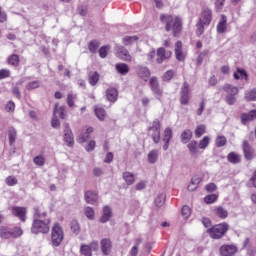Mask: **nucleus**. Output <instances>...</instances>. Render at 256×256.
I'll use <instances>...</instances> for the list:
<instances>
[{"instance_id": "nucleus-1", "label": "nucleus", "mask_w": 256, "mask_h": 256, "mask_svg": "<svg viewBox=\"0 0 256 256\" xmlns=\"http://www.w3.org/2000/svg\"><path fill=\"white\" fill-rule=\"evenodd\" d=\"M161 23H165V29L167 32L172 31L173 37H179L183 31V20L178 16L174 17L172 15L161 14Z\"/></svg>"}, {"instance_id": "nucleus-2", "label": "nucleus", "mask_w": 256, "mask_h": 256, "mask_svg": "<svg viewBox=\"0 0 256 256\" xmlns=\"http://www.w3.org/2000/svg\"><path fill=\"white\" fill-rule=\"evenodd\" d=\"M49 223L50 220H41L34 219L31 227V233L34 235H38V233H42L43 235L49 233Z\"/></svg>"}, {"instance_id": "nucleus-3", "label": "nucleus", "mask_w": 256, "mask_h": 256, "mask_svg": "<svg viewBox=\"0 0 256 256\" xmlns=\"http://www.w3.org/2000/svg\"><path fill=\"white\" fill-rule=\"evenodd\" d=\"M227 231H229V224L227 222L217 224L208 229V233H210L212 239H221Z\"/></svg>"}, {"instance_id": "nucleus-4", "label": "nucleus", "mask_w": 256, "mask_h": 256, "mask_svg": "<svg viewBox=\"0 0 256 256\" xmlns=\"http://www.w3.org/2000/svg\"><path fill=\"white\" fill-rule=\"evenodd\" d=\"M63 238H64L63 228H61V225H59V223H55L51 233L52 246L59 247L63 242Z\"/></svg>"}, {"instance_id": "nucleus-5", "label": "nucleus", "mask_w": 256, "mask_h": 256, "mask_svg": "<svg viewBox=\"0 0 256 256\" xmlns=\"http://www.w3.org/2000/svg\"><path fill=\"white\" fill-rule=\"evenodd\" d=\"M148 134L152 137L154 143L161 141V122L154 120L152 126L148 128Z\"/></svg>"}, {"instance_id": "nucleus-6", "label": "nucleus", "mask_w": 256, "mask_h": 256, "mask_svg": "<svg viewBox=\"0 0 256 256\" xmlns=\"http://www.w3.org/2000/svg\"><path fill=\"white\" fill-rule=\"evenodd\" d=\"M150 87L156 99H158V101H161V98L163 97V89L161 88V86H159V81L157 80V78L152 77L150 79Z\"/></svg>"}, {"instance_id": "nucleus-7", "label": "nucleus", "mask_w": 256, "mask_h": 256, "mask_svg": "<svg viewBox=\"0 0 256 256\" xmlns=\"http://www.w3.org/2000/svg\"><path fill=\"white\" fill-rule=\"evenodd\" d=\"M156 55H157L156 63L161 65L163 61H167V59H171V55H173V53L170 50H166L165 48L161 47L157 49Z\"/></svg>"}, {"instance_id": "nucleus-8", "label": "nucleus", "mask_w": 256, "mask_h": 256, "mask_svg": "<svg viewBox=\"0 0 256 256\" xmlns=\"http://www.w3.org/2000/svg\"><path fill=\"white\" fill-rule=\"evenodd\" d=\"M115 51L118 57L122 59V61H128V62L133 61V57L131 56V54H129V50H127V48H124L121 45H116Z\"/></svg>"}, {"instance_id": "nucleus-9", "label": "nucleus", "mask_w": 256, "mask_h": 256, "mask_svg": "<svg viewBox=\"0 0 256 256\" xmlns=\"http://www.w3.org/2000/svg\"><path fill=\"white\" fill-rule=\"evenodd\" d=\"M198 21L207 26L211 25V21H213V11L209 8H204Z\"/></svg>"}, {"instance_id": "nucleus-10", "label": "nucleus", "mask_w": 256, "mask_h": 256, "mask_svg": "<svg viewBox=\"0 0 256 256\" xmlns=\"http://www.w3.org/2000/svg\"><path fill=\"white\" fill-rule=\"evenodd\" d=\"M64 141L67 143L68 147H73V145H75V138L73 137V131H71L69 124L65 125Z\"/></svg>"}, {"instance_id": "nucleus-11", "label": "nucleus", "mask_w": 256, "mask_h": 256, "mask_svg": "<svg viewBox=\"0 0 256 256\" xmlns=\"http://www.w3.org/2000/svg\"><path fill=\"white\" fill-rule=\"evenodd\" d=\"M181 105H189V83L184 82L180 93Z\"/></svg>"}, {"instance_id": "nucleus-12", "label": "nucleus", "mask_w": 256, "mask_h": 256, "mask_svg": "<svg viewBox=\"0 0 256 256\" xmlns=\"http://www.w3.org/2000/svg\"><path fill=\"white\" fill-rule=\"evenodd\" d=\"M242 147L245 159H247V161H251V159L255 157V149L251 147V144H249L248 141H244Z\"/></svg>"}, {"instance_id": "nucleus-13", "label": "nucleus", "mask_w": 256, "mask_h": 256, "mask_svg": "<svg viewBox=\"0 0 256 256\" xmlns=\"http://www.w3.org/2000/svg\"><path fill=\"white\" fill-rule=\"evenodd\" d=\"M84 199L89 205H95L99 201V195L95 191L88 190L84 194Z\"/></svg>"}, {"instance_id": "nucleus-14", "label": "nucleus", "mask_w": 256, "mask_h": 256, "mask_svg": "<svg viewBox=\"0 0 256 256\" xmlns=\"http://www.w3.org/2000/svg\"><path fill=\"white\" fill-rule=\"evenodd\" d=\"M237 253V246L235 245H223L220 247L221 256H234Z\"/></svg>"}, {"instance_id": "nucleus-15", "label": "nucleus", "mask_w": 256, "mask_h": 256, "mask_svg": "<svg viewBox=\"0 0 256 256\" xmlns=\"http://www.w3.org/2000/svg\"><path fill=\"white\" fill-rule=\"evenodd\" d=\"M100 247L103 255H111V249H113V245L111 244V240L109 238H103L100 242Z\"/></svg>"}, {"instance_id": "nucleus-16", "label": "nucleus", "mask_w": 256, "mask_h": 256, "mask_svg": "<svg viewBox=\"0 0 256 256\" xmlns=\"http://www.w3.org/2000/svg\"><path fill=\"white\" fill-rule=\"evenodd\" d=\"M12 214H14L15 217L20 218V220L25 223V215H27V209H25V207L14 206L12 208Z\"/></svg>"}, {"instance_id": "nucleus-17", "label": "nucleus", "mask_w": 256, "mask_h": 256, "mask_svg": "<svg viewBox=\"0 0 256 256\" xmlns=\"http://www.w3.org/2000/svg\"><path fill=\"white\" fill-rule=\"evenodd\" d=\"M173 137V130H171V128H166L164 130V135H163V141H164V145H163V150L167 151V149H169V142L171 141Z\"/></svg>"}, {"instance_id": "nucleus-18", "label": "nucleus", "mask_w": 256, "mask_h": 256, "mask_svg": "<svg viewBox=\"0 0 256 256\" xmlns=\"http://www.w3.org/2000/svg\"><path fill=\"white\" fill-rule=\"evenodd\" d=\"M183 43L181 41H177L175 44V55L177 61H185V55L183 54Z\"/></svg>"}, {"instance_id": "nucleus-19", "label": "nucleus", "mask_w": 256, "mask_h": 256, "mask_svg": "<svg viewBox=\"0 0 256 256\" xmlns=\"http://www.w3.org/2000/svg\"><path fill=\"white\" fill-rule=\"evenodd\" d=\"M137 75L140 77V79L147 81V79H149V77L151 76V72L149 71V68H147V67L138 66L137 67Z\"/></svg>"}, {"instance_id": "nucleus-20", "label": "nucleus", "mask_w": 256, "mask_h": 256, "mask_svg": "<svg viewBox=\"0 0 256 256\" xmlns=\"http://www.w3.org/2000/svg\"><path fill=\"white\" fill-rule=\"evenodd\" d=\"M117 97H119V92L115 88H108L106 90V98L111 102L115 103L117 101Z\"/></svg>"}, {"instance_id": "nucleus-21", "label": "nucleus", "mask_w": 256, "mask_h": 256, "mask_svg": "<svg viewBox=\"0 0 256 256\" xmlns=\"http://www.w3.org/2000/svg\"><path fill=\"white\" fill-rule=\"evenodd\" d=\"M111 217H112L111 207L104 206L103 207V214L100 218V223H107V221H109V219H111Z\"/></svg>"}, {"instance_id": "nucleus-22", "label": "nucleus", "mask_w": 256, "mask_h": 256, "mask_svg": "<svg viewBox=\"0 0 256 256\" xmlns=\"http://www.w3.org/2000/svg\"><path fill=\"white\" fill-rule=\"evenodd\" d=\"M223 91H225L226 95H239V88L231 84H225Z\"/></svg>"}, {"instance_id": "nucleus-23", "label": "nucleus", "mask_w": 256, "mask_h": 256, "mask_svg": "<svg viewBox=\"0 0 256 256\" xmlns=\"http://www.w3.org/2000/svg\"><path fill=\"white\" fill-rule=\"evenodd\" d=\"M213 213L216 215V217H219V219H227V217H229V212H227V210H225V208L222 206L215 208Z\"/></svg>"}, {"instance_id": "nucleus-24", "label": "nucleus", "mask_w": 256, "mask_h": 256, "mask_svg": "<svg viewBox=\"0 0 256 256\" xmlns=\"http://www.w3.org/2000/svg\"><path fill=\"white\" fill-rule=\"evenodd\" d=\"M227 31V16L224 14L221 15V21L217 25L218 33H225Z\"/></svg>"}, {"instance_id": "nucleus-25", "label": "nucleus", "mask_w": 256, "mask_h": 256, "mask_svg": "<svg viewBox=\"0 0 256 256\" xmlns=\"http://www.w3.org/2000/svg\"><path fill=\"white\" fill-rule=\"evenodd\" d=\"M243 125H247L249 121L256 119V110L250 111L248 114H242L241 116Z\"/></svg>"}, {"instance_id": "nucleus-26", "label": "nucleus", "mask_w": 256, "mask_h": 256, "mask_svg": "<svg viewBox=\"0 0 256 256\" xmlns=\"http://www.w3.org/2000/svg\"><path fill=\"white\" fill-rule=\"evenodd\" d=\"M9 145H14L17 140V130L14 127L8 128Z\"/></svg>"}, {"instance_id": "nucleus-27", "label": "nucleus", "mask_w": 256, "mask_h": 256, "mask_svg": "<svg viewBox=\"0 0 256 256\" xmlns=\"http://www.w3.org/2000/svg\"><path fill=\"white\" fill-rule=\"evenodd\" d=\"M0 237L1 239H11L12 237V232L9 227L6 226H1L0 227Z\"/></svg>"}, {"instance_id": "nucleus-28", "label": "nucleus", "mask_w": 256, "mask_h": 256, "mask_svg": "<svg viewBox=\"0 0 256 256\" xmlns=\"http://www.w3.org/2000/svg\"><path fill=\"white\" fill-rule=\"evenodd\" d=\"M190 155H197L199 153V143L195 140H192L188 145H187Z\"/></svg>"}, {"instance_id": "nucleus-29", "label": "nucleus", "mask_w": 256, "mask_h": 256, "mask_svg": "<svg viewBox=\"0 0 256 256\" xmlns=\"http://www.w3.org/2000/svg\"><path fill=\"white\" fill-rule=\"evenodd\" d=\"M148 162L153 165L157 163V160L159 159V150H152L148 153Z\"/></svg>"}, {"instance_id": "nucleus-30", "label": "nucleus", "mask_w": 256, "mask_h": 256, "mask_svg": "<svg viewBox=\"0 0 256 256\" xmlns=\"http://www.w3.org/2000/svg\"><path fill=\"white\" fill-rule=\"evenodd\" d=\"M122 177H123L125 183L128 185H133V183H135V174H133L131 172H124L122 174Z\"/></svg>"}, {"instance_id": "nucleus-31", "label": "nucleus", "mask_w": 256, "mask_h": 256, "mask_svg": "<svg viewBox=\"0 0 256 256\" xmlns=\"http://www.w3.org/2000/svg\"><path fill=\"white\" fill-rule=\"evenodd\" d=\"M115 67L116 71H118L120 75H127V73H129V65H127L126 63H118Z\"/></svg>"}, {"instance_id": "nucleus-32", "label": "nucleus", "mask_w": 256, "mask_h": 256, "mask_svg": "<svg viewBox=\"0 0 256 256\" xmlns=\"http://www.w3.org/2000/svg\"><path fill=\"white\" fill-rule=\"evenodd\" d=\"M88 81H89L90 85H92V87H95V85H97V83H99V72H90Z\"/></svg>"}, {"instance_id": "nucleus-33", "label": "nucleus", "mask_w": 256, "mask_h": 256, "mask_svg": "<svg viewBox=\"0 0 256 256\" xmlns=\"http://www.w3.org/2000/svg\"><path fill=\"white\" fill-rule=\"evenodd\" d=\"M193 137V132L189 129H186L181 134V141L182 143H189Z\"/></svg>"}, {"instance_id": "nucleus-34", "label": "nucleus", "mask_w": 256, "mask_h": 256, "mask_svg": "<svg viewBox=\"0 0 256 256\" xmlns=\"http://www.w3.org/2000/svg\"><path fill=\"white\" fill-rule=\"evenodd\" d=\"M135 41H139L138 36H125L122 39V43H123V45H125V47H129V45H133L135 43Z\"/></svg>"}, {"instance_id": "nucleus-35", "label": "nucleus", "mask_w": 256, "mask_h": 256, "mask_svg": "<svg viewBox=\"0 0 256 256\" xmlns=\"http://www.w3.org/2000/svg\"><path fill=\"white\" fill-rule=\"evenodd\" d=\"M55 115H58L60 119H65V117L67 116V114H65V106L59 107V104H55L54 116Z\"/></svg>"}, {"instance_id": "nucleus-36", "label": "nucleus", "mask_w": 256, "mask_h": 256, "mask_svg": "<svg viewBox=\"0 0 256 256\" xmlns=\"http://www.w3.org/2000/svg\"><path fill=\"white\" fill-rule=\"evenodd\" d=\"M234 79H245V81H247L248 79V75L247 72L244 69L241 68H237V71L234 72Z\"/></svg>"}, {"instance_id": "nucleus-37", "label": "nucleus", "mask_w": 256, "mask_h": 256, "mask_svg": "<svg viewBox=\"0 0 256 256\" xmlns=\"http://www.w3.org/2000/svg\"><path fill=\"white\" fill-rule=\"evenodd\" d=\"M70 229L74 235H79L81 233V226L77 220H72L70 223Z\"/></svg>"}, {"instance_id": "nucleus-38", "label": "nucleus", "mask_w": 256, "mask_h": 256, "mask_svg": "<svg viewBox=\"0 0 256 256\" xmlns=\"http://www.w3.org/2000/svg\"><path fill=\"white\" fill-rule=\"evenodd\" d=\"M95 111V115L97 117V119H99V121H105V109L101 108V107H95L94 109Z\"/></svg>"}, {"instance_id": "nucleus-39", "label": "nucleus", "mask_w": 256, "mask_h": 256, "mask_svg": "<svg viewBox=\"0 0 256 256\" xmlns=\"http://www.w3.org/2000/svg\"><path fill=\"white\" fill-rule=\"evenodd\" d=\"M228 161L234 164L240 163L241 156L237 155L235 152H231L228 154Z\"/></svg>"}, {"instance_id": "nucleus-40", "label": "nucleus", "mask_w": 256, "mask_h": 256, "mask_svg": "<svg viewBox=\"0 0 256 256\" xmlns=\"http://www.w3.org/2000/svg\"><path fill=\"white\" fill-rule=\"evenodd\" d=\"M8 64L12 65L13 67H18L19 66V55L17 54H12L8 58Z\"/></svg>"}, {"instance_id": "nucleus-41", "label": "nucleus", "mask_w": 256, "mask_h": 256, "mask_svg": "<svg viewBox=\"0 0 256 256\" xmlns=\"http://www.w3.org/2000/svg\"><path fill=\"white\" fill-rule=\"evenodd\" d=\"M245 99L246 101H256V89L246 91Z\"/></svg>"}, {"instance_id": "nucleus-42", "label": "nucleus", "mask_w": 256, "mask_h": 256, "mask_svg": "<svg viewBox=\"0 0 256 256\" xmlns=\"http://www.w3.org/2000/svg\"><path fill=\"white\" fill-rule=\"evenodd\" d=\"M80 253L84 256H93V253L91 252V247L89 245L82 244L80 247Z\"/></svg>"}, {"instance_id": "nucleus-43", "label": "nucleus", "mask_w": 256, "mask_h": 256, "mask_svg": "<svg viewBox=\"0 0 256 256\" xmlns=\"http://www.w3.org/2000/svg\"><path fill=\"white\" fill-rule=\"evenodd\" d=\"M207 26V24H203L202 22H197L196 24V35L197 37H201V35H203V33L205 32V27Z\"/></svg>"}, {"instance_id": "nucleus-44", "label": "nucleus", "mask_w": 256, "mask_h": 256, "mask_svg": "<svg viewBox=\"0 0 256 256\" xmlns=\"http://www.w3.org/2000/svg\"><path fill=\"white\" fill-rule=\"evenodd\" d=\"M88 49L90 53H97V50L99 49V41L93 40L89 43Z\"/></svg>"}, {"instance_id": "nucleus-45", "label": "nucleus", "mask_w": 256, "mask_h": 256, "mask_svg": "<svg viewBox=\"0 0 256 256\" xmlns=\"http://www.w3.org/2000/svg\"><path fill=\"white\" fill-rule=\"evenodd\" d=\"M43 217H47V212H42L39 207L34 208V219H43Z\"/></svg>"}, {"instance_id": "nucleus-46", "label": "nucleus", "mask_w": 256, "mask_h": 256, "mask_svg": "<svg viewBox=\"0 0 256 256\" xmlns=\"http://www.w3.org/2000/svg\"><path fill=\"white\" fill-rule=\"evenodd\" d=\"M156 207H163L165 205V194H159L155 199Z\"/></svg>"}, {"instance_id": "nucleus-47", "label": "nucleus", "mask_w": 256, "mask_h": 256, "mask_svg": "<svg viewBox=\"0 0 256 256\" xmlns=\"http://www.w3.org/2000/svg\"><path fill=\"white\" fill-rule=\"evenodd\" d=\"M225 101L228 105H235L237 103V95L226 94Z\"/></svg>"}, {"instance_id": "nucleus-48", "label": "nucleus", "mask_w": 256, "mask_h": 256, "mask_svg": "<svg viewBox=\"0 0 256 256\" xmlns=\"http://www.w3.org/2000/svg\"><path fill=\"white\" fill-rule=\"evenodd\" d=\"M85 216L87 219L93 220L95 219V210L92 207H86L84 210Z\"/></svg>"}, {"instance_id": "nucleus-49", "label": "nucleus", "mask_w": 256, "mask_h": 256, "mask_svg": "<svg viewBox=\"0 0 256 256\" xmlns=\"http://www.w3.org/2000/svg\"><path fill=\"white\" fill-rule=\"evenodd\" d=\"M218 198H219V196H217V194H210V195H207V196L204 198V201H205L208 205H211V203H215V201H217Z\"/></svg>"}, {"instance_id": "nucleus-50", "label": "nucleus", "mask_w": 256, "mask_h": 256, "mask_svg": "<svg viewBox=\"0 0 256 256\" xmlns=\"http://www.w3.org/2000/svg\"><path fill=\"white\" fill-rule=\"evenodd\" d=\"M41 83H39V81L35 80V81H32V82H29L26 86V89L28 91H33V89H39Z\"/></svg>"}, {"instance_id": "nucleus-51", "label": "nucleus", "mask_w": 256, "mask_h": 256, "mask_svg": "<svg viewBox=\"0 0 256 256\" xmlns=\"http://www.w3.org/2000/svg\"><path fill=\"white\" fill-rule=\"evenodd\" d=\"M109 49H111L110 46H102V47L98 50L99 56H100L102 59H105V57H107V53L109 52Z\"/></svg>"}, {"instance_id": "nucleus-52", "label": "nucleus", "mask_w": 256, "mask_h": 256, "mask_svg": "<svg viewBox=\"0 0 256 256\" xmlns=\"http://www.w3.org/2000/svg\"><path fill=\"white\" fill-rule=\"evenodd\" d=\"M225 145H227V138L225 136H218L216 138V146L225 147Z\"/></svg>"}, {"instance_id": "nucleus-53", "label": "nucleus", "mask_w": 256, "mask_h": 256, "mask_svg": "<svg viewBox=\"0 0 256 256\" xmlns=\"http://www.w3.org/2000/svg\"><path fill=\"white\" fill-rule=\"evenodd\" d=\"M182 217H184V219H189V217L191 216V208H189V206L185 205L182 207Z\"/></svg>"}, {"instance_id": "nucleus-54", "label": "nucleus", "mask_w": 256, "mask_h": 256, "mask_svg": "<svg viewBox=\"0 0 256 256\" xmlns=\"http://www.w3.org/2000/svg\"><path fill=\"white\" fill-rule=\"evenodd\" d=\"M209 137L205 136L202 140H200L199 142V148L200 149H207L208 145H209Z\"/></svg>"}, {"instance_id": "nucleus-55", "label": "nucleus", "mask_w": 256, "mask_h": 256, "mask_svg": "<svg viewBox=\"0 0 256 256\" xmlns=\"http://www.w3.org/2000/svg\"><path fill=\"white\" fill-rule=\"evenodd\" d=\"M18 180L15 176H8L6 178V184H8L9 187H13V185H17Z\"/></svg>"}, {"instance_id": "nucleus-56", "label": "nucleus", "mask_w": 256, "mask_h": 256, "mask_svg": "<svg viewBox=\"0 0 256 256\" xmlns=\"http://www.w3.org/2000/svg\"><path fill=\"white\" fill-rule=\"evenodd\" d=\"M12 237L14 239H17V237H21L23 235V230L20 227H16L13 230H11Z\"/></svg>"}, {"instance_id": "nucleus-57", "label": "nucleus", "mask_w": 256, "mask_h": 256, "mask_svg": "<svg viewBox=\"0 0 256 256\" xmlns=\"http://www.w3.org/2000/svg\"><path fill=\"white\" fill-rule=\"evenodd\" d=\"M195 135L196 137H201L202 135H205V125H200L195 129Z\"/></svg>"}, {"instance_id": "nucleus-58", "label": "nucleus", "mask_w": 256, "mask_h": 256, "mask_svg": "<svg viewBox=\"0 0 256 256\" xmlns=\"http://www.w3.org/2000/svg\"><path fill=\"white\" fill-rule=\"evenodd\" d=\"M34 163L35 165L43 167V165H45V158L43 156H36L34 158Z\"/></svg>"}, {"instance_id": "nucleus-59", "label": "nucleus", "mask_w": 256, "mask_h": 256, "mask_svg": "<svg viewBox=\"0 0 256 256\" xmlns=\"http://www.w3.org/2000/svg\"><path fill=\"white\" fill-rule=\"evenodd\" d=\"M173 75H175V72H173V70H168L163 76V81H171L173 79Z\"/></svg>"}, {"instance_id": "nucleus-60", "label": "nucleus", "mask_w": 256, "mask_h": 256, "mask_svg": "<svg viewBox=\"0 0 256 256\" xmlns=\"http://www.w3.org/2000/svg\"><path fill=\"white\" fill-rule=\"evenodd\" d=\"M90 135L87 134L86 132L81 133L78 137V143H86L87 140L89 139Z\"/></svg>"}, {"instance_id": "nucleus-61", "label": "nucleus", "mask_w": 256, "mask_h": 256, "mask_svg": "<svg viewBox=\"0 0 256 256\" xmlns=\"http://www.w3.org/2000/svg\"><path fill=\"white\" fill-rule=\"evenodd\" d=\"M205 189L208 193H213L214 191H217V185L215 183H209L205 186Z\"/></svg>"}, {"instance_id": "nucleus-62", "label": "nucleus", "mask_w": 256, "mask_h": 256, "mask_svg": "<svg viewBox=\"0 0 256 256\" xmlns=\"http://www.w3.org/2000/svg\"><path fill=\"white\" fill-rule=\"evenodd\" d=\"M5 109L8 113H13L15 111V103L13 101H10L6 104Z\"/></svg>"}, {"instance_id": "nucleus-63", "label": "nucleus", "mask_w": 256, "mask_h": 256, "mask_svg": "<svg viewBox=\"0 0 256 256\" xmlns=\"http://www.w3.org/2000/svg\"><path fill=\"white\" fill-rule=\"evenodd\" d=\"M78 13L79 15H81V17H85V15H87V6L85 5L78 6Z\"/></svg>"}, {"instance_id": "nucleus-64", "label": "nucleus", "mask_w": 256, "mask_h": 256, "mask_svg": "<svg viewBox=\"0 0 256 256\" xmlns=\"http://www.w3.org/2000/svg\"><path fill=\"white\" fill-rule=\"evenodd\" d=\"M256 254V246H249L247 248V255L248 256H255Z\"/></svg>"}]
</instances>
